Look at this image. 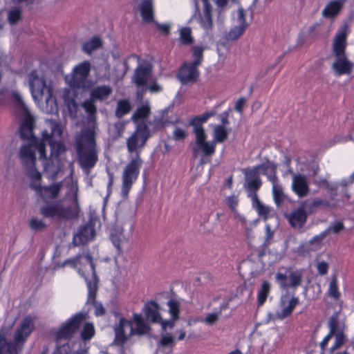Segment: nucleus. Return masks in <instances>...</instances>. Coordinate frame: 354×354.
<instances>
[{"label": "nucleus", "instance_id": "nucleus-26", "mask_svg": "<svg viewBox=\"0 0 354 354\" xmlns=\"http://www.w3.org/2000/svg\"><path fill=\"white\" fill-rule=\"evenodd\" d=\"M292 189L299 198L307 196L310 189L306 178L304 175L295 174L292 177Z\"/></svg>", "mask_w": 354, "mask_h": 354}, {"label": "nucleus", "instance_id": "nucleus-28", "mask_svg": "<svg viewBox=\"0 0 354 354\" xmlns=\"http://www.w3.org/2000/svg\"><path fill=\"white\" fill-rule=\"evenodd\" d=\"M238 20L239 25L231 29L229 32V36L232 39H237L240 37L248 26L245 21V13L243 8L238 9Z\"/></svg>", "mask_w": 354, "mask_h": 354}, {"label": "nucleus", "instance_id": "nucleus-23", "mask_svg": "<svg viewBox=\"0 0 354 354\" xmlns=\"http://www.w3.org/2000/svg\"><path fill=\"white\" fill-rule=\"evenodd\" d=\"M129 321L126 318L121 317L118 324L114 326L115 333L114 343L118 346L124 345L129 339L130 335H127L125 332V327L129 326Z\"/></svg>", "mask_w": 354, "mask_h": 354}, {"label": "nucleus", "instance_id": "nucleus-11", "mask_svg": "<svg viewBox=\"0 0 354 354\" xmlns=\"http://www.w3.org/2000/svg\"><path fill=\"white\" fill-rule=\"evenodd\" d=\"M288 278L289 282L287 281L288 276L286 274L277 272L275 275L276 281L282 290L297 289L302 283L303 270L299 269L290 272Z\"/></svg>", "mask_w": 354, "mask_h": 354}, {"label": "nucleus", "instance_id": "nucleus-42", "mask_svg": "<svg viewBox=\"0 0 354 354\" xmlns=\"http://www.w3.org/2000/svg\"><path fill=\"white\" fill-rule=\"evenodd\" d=\"M335 340L333 343V346L329 349V353H333L336 350L340 348L346 342V336L344 334L343 331H339L337 333L334 334Z\"/></svg>", "mask_w": 354, "mask_h": 354}, {"label": "nucleus", "instance_id": "nucleus-48", "mask_svg": "<svg viewBox=\"0 0 354 354\" xmlns=\"http://www.w3.org/2000/svg\"><path fill=\"white\" fill-rule=\"evenodd\" d=\"M176 344L175 338L169 333L162 335L159 341V346L160 347H168L173 348Z\"/></svg>", "mask_w": 354, "mask_h": 354}, {"label": "nucleus", "instance_id": "nucleus-63", "mask_svg": "<svg viewBox=\"0 0 354 354\" xmlns=\"http://www.w3.org/2000/svg\"><path fill=\"white\" fill-rule=\"evenodd\" d=\"M257 211L259 216H264V219L266 220L268 218V215L269 214V209L263 204H259L257 206Z\"/></svg>", "mask_w": 354, "mask_h": 354}, {"label": "nucleus", "instance_id": "nucleus-32", "mask_svg": "<svg viewBox=\"0 0 354 354\" xmlns=\"http://www.w3.org/2000/svg\"><path fill=\"white\" fill-rule=\"evenodd\" d=\"M112 93V88L109 86H99L93 88L91 92V98L93 100H104Z\"/></svg>", "mask_w": 354, "mask_h": 354}, {"label": "nucleus", "instance_id": "nucleus-34", "mask_svg": "<svg viewBox=\"0 0 354 354\" xmlns=\"http://www.w3.org/2000/svg\"><path fill=\"white\" fill-rule=\"evenodd\" d=\"M338 277L336 274H332L327 290V295L333 300H338L341 297V292L339 290Z\"/></svg>", "mask_w": 354, "mask_h": 354}, {"label": "nucleus", "instance_id": "nucleus-17", "mask_svg": "<svg viewBox=\"0 0 354 354\" xmlns=\"http://www.w3.org/2000/svg\"><path fill=\"white\" fill-rule=\"evenodd\" d=\"M95 236L94 225L91 223H86L80 227L79 232L73 239V243L77 246L86 244L92 241Z\"/></svg>", "mask_w": 354, "mask_h": 354}, {"label": "nucleus", "instance_id": "nucleus-49", "mask_svg": "<svg viewBox=\"0 0 354 354\" xmlns=\"http://www.w3.org/2000/svg\"><path fill=\"white\" fill-rule=\"evenodd\" d=\"M29 227L32 230L39 232L44 230L46 228V224L41 220L32 218L30 220Z\"/></svg>", "mask_w": 354, "mask_h": 354}, {"label": "nucleus", "instance_id": "nucleus-45", "mask_svg": "<svg viewBox=\"0 0 354 354\" xmlns=\"http://www.w3.org/2000/svg\"><path fill=\"white\" fill-rule=\"evenodd\" d=\"M189 124L194 127V133L195 134L196 138L198 137L200 135L203 136L206 134L205 129L203 127V124L197 116H195L190 120Z\"/></svg>", "mask_w": 354, "mask_h": 354}, {"label": "nucleus", "instance_id": "nucleus-35", "mask_svg": "<svg viewBox=\"0 0 354 354\" xmlns=\"http://www.w3.org/2000/svg\"><path fill=\"white\" fill-rule=\"evenodd\" d=\"M299 304V299L297 297H292L288 302V305L284 308L280 313H277V317L279 319H283L290 316Z\"/></svg>", "mask_w": 354, "mask_h": 354}, {"label": "nucleus", "instance_id": "nucleus-31", "mask_svg": "<svg viewBox=\"0 0 354 354\" xmlns=\"http://www.w3.org/2000/svg\"><path fill=\"white\" fill-rule=\"evenodd\" d=\"M151 68L147 66H139L135 71V82L138 86H145L151 76Z\"/></svg>", "mask_w": 354, "mask_h": 354}, {"label": "nucleus", "instance_id": "nucleus-8", "mask_svg": "<svg viewBox=\"0 0 354 354\" xmlns=\"http://www.w3.org/2000/svg\"><path fill=\"white\" fill-rule=\"evenodd\" d=\"M86 319V314L80 312L67 319L55 333L57 343H59L62 340L70 339L80 329Z\"/></svg>", "mask_w": 354, "mask_h": 354}, {"label": "nucleus", "instance_id": "nucleus-40", "mask_svg": "<svg viewBox=\"0 0 354 354\" xmlns=\"http://www.w3.org/2000/svg\"><path fill=\"white\" fill-rule=\"evenodd\" d=\"M150 108L148 105H142L138 107L133 114L131 119L133 122L147 118L150 115Z\"/></svg>", "mask_w": 354, "mask_h": 354}, {"label": "nucleus", "instance_id": "nucleus-51", "mask_svg": "<svg viewBox=\"0 0 354 354\" xmlns=\"http://www.w3.org/2000/svg\"><path fill=\"white\" fill-rule=\"evenodd\" d=\"M94 102L95 100H93L92 98H91L90 100H85L82 103V107L89 116H93L96 114L97 108Z\"/></svg>", "mask_w": 354, "mask_h": 354}, {"label": "nucleus", "instance_id": "nucleus-15", "mask_svg": "<svg viewBox=\"0 0 354 354\" xmlns=\"http://www.w3.org/2000/svg\"><path fill=\"white\" fill-rule=\"evenodd\" d=\"M207 134L196 138V146L193 148L195 157L201 152L205 157H212L216 152V143L215 141L207 142Z\"/></svg>", "mask_w": 354, "mask_h": 354}, {"label": "nucleus", "instance_id": "nucleus-10", "mask_svg": "<svg viewBox=\"0 0 354 354\" xmlns=\"http://www.w3.org/2000/svg\"><path fill=\"white\" fill-rule=\"evenodd\" d=\"M91 64L84 61L77 65L73 70L69 85L73 88H85L87 87V78L91 71Z\"/></svg>", "mask_w": 354, "mask_h": 354}, {"label": "nucleus", "instance_id": "nucleus-44", "mask_svg": "<svg viewBox=\"0 0 354 354\" xmlns=\"http://www.w3.org/2000/svg\"><path fill=\"white\" fill-rule=\"evenodd\" d=\"M228 136V132L223 125H218L214 129V141L216 142H223Z\"/></svg>", "mask_w": 354, "mask_h": 354}, {"label": "nucleus", "instance_id": "nucleus-50", "mask_svg": "<svg viewBox=\"0 0 354 354\" xmlns=\"http://www.w3.org/2000/svg\"><path fill=\"white\" fill-rule=\"evenodd\" d=\"M35 124V120L34 117L30 114L28 110H26V111H25L24 117L20 125L23 126V129L25 127H28L32 129H34Z\"/></svg>", "mask_w": 354, "mask_h": 354}, {"label": "nucleus", "instance_id": "nucleus-57", "mask_svg": "<svg viewBox=\"0 0 354 354\" xmlns=\"http://www.w3.org/2000/svg\"><path fill=\"white\" fill-rule=\"evenodd\" d=\"M220 315L221 311L209 313L205 317L204 322L207 325H213L218 322Z\"/></svg>", "mask_w": 354, "mask_h": 354}, {"label": "nucleus", "instance_id": "nucleus-9", "mask_svg": "<svg viewBox=\"0 0 354 354\" xmlns=\"http://www.w3.org/2000/svg\"><path fill=\"white\" fill-rule=\"evenodd\" d=\"M150 136L149 129L146 123L138 124L136 131L127 140V147L129 153L141 152V149L146 145Z\"/></svg>", "mask_w": 354, "mask_h": 354}, {"label": "nucleus", "instance_id": "nucleus-39", "mask_svg": "<svg viewBox=\"0 0 354 354\" xmlns=\"http://www.w3.org/2000/svg\"><path fill=\"white\" fill-rule=\"evenodd\" d=\"M270 292V284L265 281L262 283L257 294V302L259 306H262L266 301L268 295Z\"/></svg>", "mask_w": 354, "mask_h": 354}, {"label": "nucleus", "instance_id": "nucleus-7", "mask_svg": "<svg viewBox=\"0 0 354 354\" xmlns=\"http://www.w3.org/2000/svg\"><path fill=\"white\" fill-rule=\"evenodd\" d=\"M35 150L37 151L35 145H32V142H30V145L21 147L19 156L27 176L30 180L39 181L41 180V174L36 168Z\"/></svg>", "mask_w": 354, "mask_h": 354}, {"label": "nucleus", "instance_id": "nucleus-41", "mask_svg": "<svg viewBox=\"0 0 354 354\" xmlns=\"http://www.w3.org/2000/svg\"><path fill=\"white\" fill-rule=\"evenodd\" d=\"M169 308V313L174 320H178L180 317V304L178 301L170 299L167 304Z\"/></svg>", "mask_w": 354, "mask_h": 354}, {"label": "nucleus", "instance_id": "nucleus-27", "mask_svg": "<svg viewBox=\"0 0 354 354\" xmlns=\"http://www.w3.org/2000/svg\"><path fill=\"white\" fill-rule=\"evenodd\" d=\"M346 0H334L330 1L322 10V16L327 19H333L336 17L342 9Z\"/></svg>", "mask_w": 354, "mask_h": 354}, {"label": "nucleus", "instance_id": "nucleus-53", "mask_svg": "<svg viewBox=\"0 0 354 354\" xmlns=\"http://www.w3.org/2000/svg\"><path fill=\"white\" fill-rule=\"evenodd\" d=\"M8 21L11 25L16 24L21 18V11L19 8L10 10L8 13Z\"/></svg>", "mask_w": 354, "mask_h": 354}, {"label": "nucleus", "instance_id": "nucleus-36", "mask_svg": "<svg viewBox=\"0 0 354 354\" xmlns=\"http://www.w3.org/2000/svg\"><path fill=\"white\" fill-rule=\"evenodd\" d=\"M299 304V299L297 297H292L288 302V305L284 308L280 313H277V317L279 319H283L290 316Z\"/></svg>", "mask_w": 354, "mask_h": 354}, {"label": "nucleus", "instance_id": "nucleus-52", "mask_svg": "<svg viewBox=\"0 0 354 354\" xmlns=\"http://www.w3.org/2000/svg\"><path fill=\"white\" fill-rule=\"evenodd\" d=\"M329 333L335 334L339 331H341L339 328V321L338 315L337 313L333 314L328 322Z\"/></svg>", "mask_w": 354, "mask_h": 354}, {"label": "nucleus", "instance_id": "nucleus-54", "mask_svg": "<svg viewBox=\"0 0 354 354\" xmlns=\"http://www.w3.org/2000/svg\"><path fill=\"white\" fill-rule=\"evenodd\" d=\"M330 232V227H328L324 231L322 232L320 234L315 236L313 237V239L310 241V244L315 243L317 245H320L322 241L324 239V238Z\"/></svg>", "mask_w": 354, "mask_h": 354}, {"label": "nucleus", "instance_id": "nucleus-18", "mask_svg": "<svg viewBox=\"0 0 354 354\" xmlns=\"http://www.w3.org/2000/svg\"><path fill=\"white\" fill-rule=\"evenodd\" d=\"M41 180H31L30 186L32 189L37 191L41 196L54 199L57 198L62 188L61 183H55L49 186H41Z\"/></svg>", "mask_w": 354, "mask_h": 354}, {"label": "nucleus", "instance_id": "nucleus-22", "mask_svg": "<svg viewBox=\"0 0 354 354\" xmlns=\"http://www.w3.org/2000/svg\"><path fill=\"white\" fill-rule=\"evenodd\" d=\"M142 312L145 319L151 323L156 324L161 321L160 306L155 301H149L143 306Z\"/></svg>", "mask_w": 354, "mask_h": 354}, {"label": "nucleus", "instance_id": "nucleus-24", "mask_svg": "<svg viewBox=\"0 0 354 354\" xmlns=\"http://www.w3.org/2000/svg\"><path fill=\"white\" fill-rule=\"evenodd\" d=\"M87 254H91V253L90 252H87L84 255L79 254L73 258L66 259L63 262L62 266H69L72 268H76L77 265H80V267L77 268V272H79L80 268H82L84 270V272L86 274H88L89 277H91V271H90V268H89V264L86 258V256ZM78 273H80V272H78ZM79 274L81 276L80 274Z\"/></svg>", "mask_w": 354, "mask_h": 354}, {"label": "nucleus", "instance_id": "nucleus-59", "mask_svg": "<svg viewBox=\"0 0 354 354\" xmlns=\"http://www.w3.org/2000/svg\"><path fill=\"white\" fill-rule=\"evenodd\" d=\"M177 320H174L171 317L169 320H164L161 317V321L159 322L158 324H160V326H161L162 330L165 331L167 329V328H173L174 327V326H175V322Z\"/></svg>", "mask_w": 354, "mask_h": 354}, {"label": "nucleus", "instance_id": "nucleus-4", "mask_svg": "<svg viewBox=\"0 0 354 354\" xmlns=\"http://www.w3.org/2000/svg\"><path fill=\"white\" fill-rule=\"evenodd\" d=\"M34 329L33 319L26 316L17 330L15 335V343L8 342L6 333L0 332V354H17V346L23 344Z\"/></svg>", "mask_w": 354, "mask_h": 354}, {"label": "nucleus", "instance_id": "nucleus-62", "mask_svg": "<svg viewBox=\"0 0 354 354\" xmlns=\"http://www.w3.org/2000/svg\"><path fill=\"white\" fill-rule=\"evenodd\" d=\"M12 96L13 100H15V103L17 104V105L18 106H19L21 109H24L25 111H26V110H28V109L26 106V104H25L22 97H21V95L18 93L14 92L12 93Z\"/></svg>", "mask_w": 354, "mask_h": 354}, {"label": "nucleus", "instance_id": "nucleus-43", "mask_svg": "<svg viewBox=\"0 0 354 354\" xmlns=\"http://www.w3.org/2000/svg\"><path fill=\"white\" fill-rule=\"evenodd\" d=\"M180 41L184 45L193 44L194 38L192 35V30L189 27H184L180 31Z\"/></svg>", "mask_w": 354, "mask_h": 354}, {"label": "nucleus", "instance_id": "nucleus-2", "mask_svg": "<svg viewBox=\"0 0 354 354\" xmlns=\"http://www.w3.org/2000/svg\"><path fill=\"white\" fill-rule=\"evenodd\" d=\"M75 149L80 167L86 171L93 169L98 161L95 132L87 130L76 138Z\"/></svg>", "mask_w": 354, "mask_h": 354}, {"label": "nucleus", "instance_id": "nucleus-56", "mask_svg": "<svg viewBox=\"0 0 354 354\" xmlns=\"http://www.w3.org/2000/svg\"><path fill=\"white\" fill-rule=\"evenodd\" d=\"M186 131L179 127H176L173 131V138L176 141L184 140L187 138Z\"/></svg>", "mask_w": 354, "mask_h": 354}, {"label": "nucleus", "instance_id": "nucleus-19", "mask_svg": "<svg viewBox=\"0 0 354 354\" xmlns=\"http://www.w3.org/2000/svg\"><path fill=\"white\" fill-rule=\"evenodd\" d=\"M243 173L245 176L246 190L251 194L257 193L262 185L259 174L251 169H245Z\"/></svg>", "mask_w": 354, "mask_h": 354}, {"label": "nucleus", "instance_id": "nucleus-55", "mask_svg": "<svg viewBox=\"0 0 354 354\" xmlns=\"http://www.w3.org/2000/svg\"><path fill=\"white\" fill-rule=\"evenodd\" d=\"M51 133L49 136H52V139L58 137L60 138L62 134V130L59 123L53 121H50Z\"/></svg>", "mask_w": 354, "mask_h": 354}, {"label": "nucleus", "instance_id": "nucleus-25", "mask_svg": "<svg viewBox=\"0 0 354 354\" xmlns=\"http://www.w3.org/2000/svg\"><path fill=\"white\" fill-rule=\"evenodd\" d=\"M204 4V10L203 14L199 17V24L201 27L209 33L214 27L212 20V7L208 0H203Z\"/></svg>", "mask_w": 354, "mask_h": 354}, {"label": "nucleus", "instance_id": "nucleus-5", "mask_svg": "<svg viewBox=\"0 0 354 354\" xmlns=\"http://www.w3.org/2000/svg\"><path fill=\"white\" fill-rule=\"evenodd\" d=\"M143 161L140 157V151L133 157L124 168L122 175V194L128 196L133 185L138 180Z\"/></svg>", "mask_w": 354, "mask_h": 354}, {"label": "nucleus", "instance_id": "nucleus-13", "mask_svg": "<svg viewBox=\"0 0 354 354\" xmlns=\"http://www.w3.org/2000/svg\"><path fill=\"white\" fill-rule=\"evenodd\" d=\"M198 66L190 62H184L178 73V78L183 84L196 82L199 77L200 72Z\"/></svg>", "mask_w": 354, "mask_h": 354}, {"label": "nucleus", "instance_id": "nucleus-12", "mask_svg": "<svg viewBox=\"0 0 354 354\" xmlns=\"http://www.w3.org/2000/svg\"><path fill=\"white\" fill-rule=\"evenodd\" d=\"M130 336H143L148 335L151 331V327L149 322L141 313H134L132 315V319L129 321Z\"/></svg>", "mask_w": 354, "mask_h": 354}, {"label": "nucleus", "instance_id": "nucleus-6", "mask_svg": "<svg viewBox=\"0 0 354 354\" xmlns=\"http://www.w3.org/2000/svg\"><path fill=\"white\" fill-rule=\"evenodd\" d=\"M40 214L46 218L70 221L77 218L78 211L71 206H64L59 202L48 203L39 209Z\"/></svg>", "mask_w": 354, "mask_h": 354}, {"label": "nucleus", "instance_id": "nucleus-14", "mask_svg": "<svg viewBox=\"0 0 354 354\" xmlns=\"http://www.w3.org/2000/svg\"><path fill=\"white\" fill-rule=\"evenodd\" d=\"M19 134L20 138L23 140H28L29 142H32V145H34L35 148L37 149V151L39 154V158L41 160H46V149H45V143L41 140H39L37 137H35L33 134V129L25 127L23 129V126L20 125L19 127Z\"/></svg>", "mask_w": 354, "mask_h": 354}, {"label": "nucleus", "instance_id": "nucleus-20", "mask_svg": "<svg viewBox=\"0 0 354 354\" xmlns=\"http://www.w3.org/2000/svg\"><path fill=\"white\" fill-rule=\"evenodd\" d=\"M41 141H43L44 143H45V145L48 144L50 146V158H57L62 153H63L66 151V147L64 145L59 141H57L55 139H52V136H49V133L47 131H44L42 132Z\"/></svg>", "mask_w": 354, "mask_h": 354}, {"label": "nucleus", "instance_id": "nucleus-33", "mask_svg": "<svg viewBox=\"0 0 354 354\" xmlns=\"http://www.w3.org/2000/svg\"><path fill=\"white\" fill-rule=\"evenodd\" d=\"M103 46V41L99 37H93L90 40L85 41L82 45V50L87 55H91L92 53Z\"/></svg>", "mask_w": 354, "mask_h": 354}, {"label": "nucleus", "instance_id": "nucleus-46", "mask_svg": "<svg viewBox=\"0 0 354 354\" xmlns=\"http://www.w3.org/2000/svg\"><path fill=\"white\" fill-rule=\"evenodd\" d=\"M204 48L201 46H195L193 47V57L194 60L191 63L199 66L203 61Z\"/></svg>", "mask_w": 354, "mask_h": 354}, {"label": "nucleus", "instance_id": "nucleus-3", "mask_svg": "<svg viewBox=\"0 0 354 354\" xmlns=\"http://www.w3.org/2000/svg\"><path fill=\"white\" fill-rule=\"evenodd\" d=\"M86 258L89 264L91 277L88 274H86L82 268L79 269V272L81 277L84 279L88 289L86 304L93 306L95 309L94 315L96 317H102L106 314V309L101 302L96 300L99 278L96 274L95 265L92 254H87Z\"/></svg>", "mask_w": 354, "mask_h": 354}, {"label": "nucleus", "instance_id": "nucleus-21", "mask_svg": "<svg viewBox=\"0 0 354 354\" xmlns=\"http://www.w3.org/2000/svg\"><path fill=\"white\" fill-rule=\"evenodd\" d=\"M290 225L295 229L302 228L308 218V214L303 207L292 211L288 215H286Z\"/></svg>", "mask_w": 354, "mask_h": 354}, {"label": "nucleus", "instance_id": "nucleus-47", "mask_svg": "<svg viewBox=\"0 0 354 354\" xmlns=\"http://www.w3.org/2000/svg\"><path fill=\"white\" fill-rule=\"evenodd\" d=\"M277 181L272 183V192L274 203L277 206H279L284 200L283 193L282 189L276 184Z\"/></svg>", "mask_w": 354, "mask_h": 354}, {"label": "nucleus", "instance_id": "nucleus-16", "mask_svg": "<svg viewBox=\"0 0 354 354\" xmlns=\"http://www.w3.org/2000/svg\"><path fill=\"white\" fill-rule=\"evenodd\" d=\"M28 77L30 91L34 98L43 95L44 92L48 90L45 79L39 77L36 70L32 71Z\"/></svg>", "mask_w": 354, "mask_h": 354}, {"label": "nucleus", "instance_id": "nucleus-37", "mask_svg": "<svg viewBox=\"0 0 354 354\" xmlns=\"http://www.w3.org/2000/svg\"><path fill=\"white\" fill-rule=\"evenodd\" d=\"M131 108L132 107L129 100H120L117 103L115 115L118 118H121L125 115L128 114L131 110Z\"/></svg>", "mask_w": 354, "mask_h": 354}, {"label": "nucleus", "instance_id": "nucleus-29", "mask_svg": "<svg viewBox=\"0 0 354 354\" xmlns=\"http://www.w3.org/2000/svg\"><path fill=\"white\" fill-rule=\"evenodd\" d=\"M251 169L256 170L257 174H259L260 171H261L264 175H268L270 174L268 178L272 183H274L277 180V177L276 175L277 166L272 162L268 161L266 162L261 163L253 167Z\"/></svg>", "mask_w": 354, "mask_h": 354}, {"label": "nucleus", "instance_id": "nucleus-1", "mask_svg": "<svg viewBox=\"0 0 354 354\" xmlns=\"http://www.w3.org/2000/svg\"><path fill=\"white\" fill-rule=\"evenodd\" d=\"M348 35V29L345 26L336 33L332 46L335 60L331 68L337 77L349 75L354 69V63L349 60L346 53Z\"/></svg>", "mask_w": 354, "mask_h": 354}, {"label": "nucleus", "instance_id": "nucleus-58", "mask_svg": "<svg viewBox=\"0 0 354 354\" xmlns=\"http://www.w3.org/2000/svg\"><path fill=\"white\" fill-rule=\"evenodd\" d=\"M122 234H111V241L113 245L117 248L118 252L121 250V243L122 242Z\"/></svg>", "mask_w": 354, "mask_h": 354}, {"label": "nucleus", "instance_id": "nucleus-61", "mask_svg": "<svg viewBox=\"0 0 354 354\" xmlns=\"http://www.w3.org/2000/svg\"><path fill=\"white\" fill-rule=\"evenodd\" d=\"M317 269L319 275H325L328 271V263L326 261L319 262L317 265Z\"/></svg>", "mask_w": 354, "mask_h": 354}, {"label": "nucleus", "instance_id": "nucleus-30", "mask_svg": "<svg viewBox=\"0 0 354 354\" xmlns=\"http://www.w3.org/2000/svg\"><path fill=\"white\" fill-rule=\"evenodd\" d=\"M140 10V15L145 21L151 22L153 21V0H142Z\"/></svg>", "mask_w": 354, "mask_h": 354}, {"label": "nucleus", "instance_id": "nucleus-60", "mask_svg": "<svg viewBox=\"0 0 354 354\" xmlns=\"http://www.w3.org/2000/svg\"><path fill=\"white\" fill-rule=\"evenodd\" d=\"M314 199L315 201V205H318V207L319 208H321V207L334 208L336 207L335 203L331 204L326 200H323V199L318 198H314Z\"/></svg>", "mask_w": 354, "mask_h": 354}, {"label": "nucleus", "instance_id": "nucleus-64", "mask_svg": "<svg viewBox=\"0 0 354 354\" xmlns=\"http://www.w3.org/2000/svg\"><path fill=\"white\" fill-rule=\"evenodd\" d=\"M333 335H334L333 334H332L330 333H328L324 337L322 341L319 343V347H320L321 351H322V353L326 350L329 341L331 339V338L333 337Z\"/></svg>", "mask_w": 354, "mask_h": 354}, {"label": "nucleus", "instance_id": "nucleus-38", "mask_svg": "<svg viewBox=\"0 0 354 354\" xmlns=\"http://www.w3.org/2000/svg\"><path fill=\"white\" fill-rule=\"evenodd\" d=\"M95 335L94 324L91 322H86L80 333V337L84 342L90 341Z\"/></svg>", "mask_w": 354, "mask_h": 354}]
</instances>
